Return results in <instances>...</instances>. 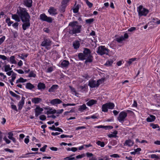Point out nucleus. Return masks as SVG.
Wrapping results in <instances>:
<instances>
[{
    "label": "nucleus",
    "instance_id": "35",
    "mask_svg": "<svg viewBox=\"0 0 160 160\" xmlns=\"http://www.w3.org/2000/svg\"><path fill=\"white\" fill-rule=\"evenodd\" d=\"M66 6L62 4V5L59 8V10L60 12H64L65 11V9L66 7Z\"/></svg>",
    "mask_w": 160,
    "mask_h": 160
},
{
    "label": "nucleus",
    "instance_id": "45",
    "mask_svg": "<svg viewBox=\"0 0 160 160\" xmlns=\"http://www.w3.org/2000/svg\"><path fill=\"white\" fill-rule=\"evenodd\" d=\"M85 2L89 8H91L92 7L93 5L88 0H87Z\"/></svg>",
    "mask_w": 160,
    "mask_h": 160
},
{
    "label": "nucleus",
    "instance_id": "50",
    "mask_svg": "<svg viewBox=\"0 0 160 160\" xmlns=\"http://www.w3.org/2000/svg\"><path fill=\"white\" fill-rule=\"evenodd\" d=\"M156 101H157V102H158V103L159 104H158V106H160V95H159L157 97Z\"/></svg>",
    "mask_w": 160,
    "mask_h": 160
},
{
    "label": "nucleus",
    "instance_id": "49",
    "mask_svg": "<svg viewBox=\"0 0 160 160\" xmlns=\"http://www.w3.org/2000/svg\"><path fill=\"white\" fill-rule=\"evenodd\" d=\"M39 118H40V120H42V121L45 120L46 119V116L44 115H41L39 117Z\"/></svg>",
    "mask_w": 160,
    "mask_h": 160
},
{
    "label": "nucleus",
    "instance_id": "52",
    "mask_svg": "<svg viewBox=\"0 0 160 160\" xmlns=\"http://www.w3.org/2000/svg\"><path fill=\"white\" fill-rule=\"evenodd\" d=\"M5 39V37L4 36H3L0 38V45H1L4 41Z\"/></svg>",
    "mask_w": 160,
    "mask_h": 160
},
{
    "label": "nucleus",
    "instance_id": "7",
    "mask_svg": "<svg viewBox=\"0 0 160 160\" xmlns=\"http://www.w3.org/2000/svg\"><path fill=\"white\" fill-rule=\"evenodd\" d=\"M114 107V103L112 102L106 103L102 106V111L104 112H107L108 111V109H112Z\"/></svg>",
    "mask_w": 160,
    "mask_h": 160
},
{
    "label": "nucleus",
    "instance_id": "54",
    "mask_svg": "<svg viewBox=\"0 0 160 160\" xmlns=\"http://www.w3.org/2000/svg\"><path fill=\"white\" fill-rule=\"evenodd\" d=\"M151 126H152V128L153 129H155L156 128H159V126L157 124H152Z\"/></svg>",
    "mask_w": 160,
    "mask_h": 160
},
{
    "label": "nucleus",
    "instance_id": "27",
    "mask_svg": "<svg viewBox=\"0 0 160 160\" xmlns=\"http://www.w3.org/2000/svg\"><path fill=\"white\" fill-rule=\"evenodd\" d=\"M125 144L126 145L130 147L132 146L133 144V141L130 140H127L125 142Z\"/></svg>",
    "mask_w": 160,
    "mask_h": 160
},
{
    "label": "nucleus",
    "instance_id": "21",
    "mask_svg": "<svg viewBox=\"0 0 160 160\" xmlns=\"http://www.w3.org/2000/svg\"><path fill=\"white\" fill-rule=\"evenodd\" d=\"M37 87L39 90H44L45 89L46 86L44 83L40 82L38 83Z\"/></svg>",
    "mask_w": 160,
    "mask_h": 160
},
{
    "label": "nucleus",
    "instance_id": "39",
    "mask_svg": "<svg viewBox=\"0 0 160 160\" xmlns=\"http://www.w3.org/2000/svg\"><path fill=\"white\" fill-rule=\"evenodd\" d=\"M19 23L18 22H16L12 24V27L17 30L18 29Z\"/></svg>",
    "mask_w": 160,
    "mask_h": 160
},
{
    "label": "nucleus",
    "instance_id": "60",
    "mask_svg": "<svg viewBox=\"0 0 160 160\" xmlns=\"http://www.w3.org/2000/svg\"><path fill=\"white\" fill-rule=\"evenodd\" d=\"M69 88L71 90L72 92H73L75 93V94H77L76 91H75L74 88H72L71 86H69Z\"/></svg>",
    "mask_w": 160,
    "mask_h": 160
},
{
    "label": "nucleus",
    "instance_id": "31",
    "mask_svg": "<svg viewBox=\"0 0 160 160\" xmlns=\"http://www.w3.org/2000/svg\"><path fill=\"white\" fill-rule=\"evenodd\" d=\"M9 61L12 64L17 63V61L15 60V57L14 56H12L10 57Z\"/></svg>",
    "mask_w": 160,
    "mask_h": 160
},
{
    "label": "nucleus",
    "instance_id": "18",
    "mask_svg": "<svg viewBox=\"0 0 160 160\" xmlns=\"http://www.w3.org/2000/svg\"><path fill=\"white\" fill-rule=\"evenodd\" d=\"M58 85H53L48 90L49 92H55L58 88Z\"/></svg>",
    "mask_w": 160,
    "mask_h": 160
},
{
    "label": "nucleus",
    "instance_id": "59",
    "mask_svg": "<svg viewBox=\"0 0 160 160\" xmlns=\"http://www.w3.org/2000/svg\"><path fill=\"white\" fill-rule=\"evenodd\" d=\"M29 138V136H27V138H25L24 139V142L26 144H28L29 141V139L28 138Z\"/></svg>",
    "mask_w": 160,
    "mask_h": 160
},
{
    "label": "nucleus",
    "instance_id": "34",
    "mask_svg": "<svg viewBox=\"0 0 160 160\" xmlns=\"http://www.w3.org/2000/svg\"><path fill=\"white\" fill-rule=\"evenodd\" d=\"M117 131L115 130L113 132V133L109 134L108 135V136L110 138L115 137L116 136V135L117 134Z\"/></svg>",
    "mask_w": 160,
    "mask_h": 160
},
{
    "label": "nucleus",
    "instance_id": "29",
    "mask_svg": "<svg viewBox=\"0 0 160 160\" xmlns=\"http://www.w3.org/2000/svg\"><path fill=\"white\" fill-rule=\"evenodd\" d=\"M77 23L78 22L74 21L73 22H70L69 24V26L71 27L70 28H72L77 26H78V25H77Z\"/></svg>",
    "mask_w": 160,
    "mask_h": 160
},
{
    "label": "nucleus",
    "instance_id": "55",
    "mask_svg": "<svg viewBox=\"0 0 160 160\" xmlns=\"http://www.w3.org/2000/svg\"><path fill=\"white\" fill-rule=\"evenodd\" d=\"M151 158H156V159H158V157L155 154H152L151 155Z\"/></svg>",
    "mask_w": 160,
    "mask_h": 160
},
{
    "label": "nucleus",
    "instance_id": "15",
    "mask_svg": "<svg viewBox=\"0 0 160 160\" xmlns=\"http://www.w3.org/2000/svg\"><path fill=\"white\" fill-rule=\"evenodd\" d=\"M32 0H24L23 1L24 4L28 7L30 8L32 5Z\"/></svg>",
    "mask_w": 160,
    "mask_h": 160
},
{
    "label": "nucleus",
    "instance_id": "22",
    "mask_svg": "<svg viewBox=\"0 0 160 160\" xmlns=\"http://www.w3.org/2000/svg\"><path fill=\"white\" fill-rule=\"evenodd\" d=\"M80 44L79 42L78 41L76 40L73 43V46L74 48L75 49H77L80 46Z\"/></svg>",
    "mask_w": 160,
    "mask_h": 160
},
{
    "label": "nucleus",
    "instance_id": "40",
    "mask_svg": "<svg viewBox=\"0 0 160 160\" xmlns=\"http://www.w3.org/2000/svg\"><path fill=\"white\" fill-rule=\"evenodd\" d=\"M79 8V6L78 5L75 7V8L73 9V12L74 13H77L78 11Z\"/></svg>",
    "mask_w": 160,
    "mask_h": 160
},
{
    "label": "nucleus",
    "instance_id": "19",
    "mask_svg": "<svg viewBox=\"0 0 160 160\" xmlns=\"http://www.w3.org/2000/svg\"><path fill=\"white\" fill-rule=\"evenodd\" d=\"M42 101V99L38 98H32V102L34 104H38Z\"/></svg>",
    "mask_w": 160,
    "mask_h": 160
},
{
    "label": "nucleus",
    "instance_id": "32",
    "mask_svg": "<svg viewBox=\"0 0 160 160\" xmlns=\"http://www.w3.org/2000/svg\"><path fill=\"white\" fill-rule=\"evenodd\" d=\"M4 71L6 72L11 70L12 69V68L10 67L9 65H5L4 66Z\"/></svg>",
    "mask_w": 160,
    "mask_h": 160
},
{
    "label": "nucleus",
    "instance_id": "8",
    "mask_svg": "<svg viewBox=\"0 0 160 160\" xmlns=\"http://www.w3.org/2000/svg\"><path fill=\"white\" fill-rule=\"evenodd\" d=\"M82 26L78 25L72 28H70L69 31V33L73 35L79 33L81 32Z\"/></svg>",
    "mask_w": 160,
    "mask_h": 160
},
{
    "label": "nucleus",
    "instance_id": "14",
    "mask_svg": "<svg viewBox=\"0 0 160 160\" xmlns=\"http://www.w3.org/2000/svg\"><path fill=\"white\" fill-rule=\"evenodd\" d=\"M127 116V113L125 111L121 112V122L122 123L125 119Z\"/></svg>",
    "mask_w": 160,
    "mask_h": 160
},
{
    "label": "nucleus",
    "instance_id": "13",
    "mask_svg": "<svg viewBox=\"0 0 160 160\" xmlns=\"http://www.w3.org/2000/svg\"><path fill=\"white\" fill-rule=\"evenodd\" d=\"M25 99V98L24 97H22L21 100L19 101L18 104V110H21L22 109L24 103Z\"/></svg>",
    "mask_w": 160,
    "mask_h": 160
},
{
    "label": "nucleus",
    "instance_id": "57",
    "mask_svg": "<svg viewBox=\"0 0 160 160\" xmlns=\"http://www.w3.org/2000/svg\"><path fill=\"white\" fill-rule=\"evenodd\" d=\"M3 139L5 141L6 143L7 144H9L11 142V141L7 138L6 137H4Z\"/></svg>",
    "mask_w": 160,
    "mask_h": 160
},
{
    "label": "nucleus",
    "instance_id": "41",
    "mask_svg": "<svg viewBox=\"0 0 160 160\" xmlns=\"http://www.w3.org/2000/svg\"><path fill=\"white\" fill-rule=\"evenodd\" d=\"M36 76V74L34 73L33 71H31L30 72L29 75V77H35Z\"/></svg>",
    "mask_w": 160,
    "mask_h": 160
},
{
    "label": "nucleus",
    "instance_id": "24",
    "mask_svg": "<svg viewBox=\"0 0 160 160\" xmlns=\"http://www.w3.org/2000/svg\"><path fill=\"white\" fill-rule=\"evenodd\" d=\"M12 18L13 19L17 22H19L20 21V17L18 14H12Z\"/></svg>",
    "mask_w": 160,
    "mask_h": 160
},
{
    "label": "nucleus",
    "instance_id": "33",
    "mask_svg": "<svg viewBox=\"0 0 160 160\" xmlns=\"http://www.w3.org/2000/svg\"><path fill=\"white\" fill-rule=\"evenodd\" d=\"M27 81L26 79H24L22 78H20L19 79L17 80L16 83H18L19 82H24Z\"/></svg>",
    "mask_w": 160,
    "mask_h": 160
},
{
    "label": "nucleus",
    "instance_id": "48",
    "mask_svg": "<svg viewBox=\"0 0 160 160\" xmlns=\"http://www.w3.org/2000/svg\"><path fill=\"white\" fill-rule=\"evenodd\" d=\"M75 159L74 157H71L70 156L64 158V160H73Z\"/></svg>",
    "mask_w": 160,
    "mask_h": 160
},
{
    "label": "nucleus",
    "instance_id": "63",
    "mask_svg": "<svg viewBox=\"0 0 160 160\" xmlns=\"http://www.w3.org/2000/svg\"><path fill=\"white\" fill-rule=\"evenodd\" d=\"M11 108L12 109L15 110L16 111H17L18 110L17 109L16 106L14 105H11Z\"/></svg>",
    "mask_w": 160,
    "mask_h": 160
},
{
    "label": "nucleus",
    "instance_id": "1",
    "mask_svg": "<svg viewBox=\"0 0 160 160\" xmlns=\"http://www.w3.org/2000/svg\"><path fill=\"white\" fill-rule=\"evenodd\" d=\"M22 22L29 20L30 16L27 12L26 9L20 8L17 13Z\"/></svg>",
    "mask_w": 160,
    "mask_h": 160
},
{
    "label": "nucleus",
    "instance_id": "43",
    "mask_svg": "<svg viewBox=\"0 0 160 160\" xmlns=\"http://www.w3.org/2000/svg\"><path fill=\"white\" fill-rule=\"evenodd\" d=\"M16 75L17 74L15 73H13V74H12L11 76L12 79L11 80H12V81H14L16 78Z\"/></svg>",
    "mask_w": 160,
    "mask_h": 160
},
{
    "label": "nucleus",
    "instance_id": "62",
    "mask_svg": "<svg viewBox=\"0 0 160 160\" xmlns=\"http://www.w3.org/2000/svg\"><path fill=\"white\" fill-rule=\"evenodd\" d=\"M8 138L10 139V138L11 137H13L12 136L13 135V133L12 132H10L8 133Z\"/></svg>",
    "mask_w": 160,
    "mask_h": 160
},
{
    "label": "nucleus",
    "instance_id": "47",
    "mask_svg": "<svg viewBox=\"0 0 160 160\" xmlns=\"http://www.w3.org/2000/svg\"><path fill=\"white\" fill-rule=\"evenodd\" d=\"M70 0H63L62 2V4H64L66 6H67V4L69 2Z\"/></svg>",
    "mask_w": 160,
    "mask_h": 160
},
{
    "label": "nucleus",
    "instance_id": "56",
    "mask_svg": "<svg viewBox=\"0 0 160 160\" xmlns=\"http://www.w3.org/2000/svg\"><path fill=\"white\" fill-rule=\"evenodd\" d=\"M47 147V145H45L43 147L40 148V151H41L43 152H45L46 148Z\"/></svg>",
    "mask_w": 160,
    "mask_h": 160
},
{
    "label": "nucleus",
    "instance_id": "64",
    "mask_svg": "<svg viewBox=\"0 0 160 160\" xmlns=\"http://www.w3.org/2000/svg\"><path fill=\"white\" fill-rule=\"evenodd\" d=\"M55 131H58L59 132H63V130L61 128L58 127V128H56Z\"/></svg>",
    "mask_w": 160,
    "mask_h": 160
},
{
    "label": "nucleus",
    "instance_id": "28",
    "mask_svg": "<svg viewBox=\"0 0 160 160\" xmlns=\"http://www.w3.org/2000/svg\"><path fill=\"white\" fill-rule=\"evenodd\" d=\"M87 108L86 105L85 104H83L82 105L79 106L78 110L80 112H82L86 110Z\"/></svg>",
    "mask_w": 160,
    "mask_h": 160
},
{
    "label": "nucleus",
    "instance_id": "17",
    "mask_svg": "<svg viewBox=\"0 0 160 160\" xmlns=\"http://www.w3.org/2000/svg\"><path fill=\"white\" fill-rule=\"evenodd\" d=\"M62 102V101L60 99L56 98L52 99L50 102V103L53 105H55L56 104H58L61 103Z\"/></svg>",
    "mask_w": 160,
    "mask_h": 160
},
{
    "label": "nucleus",
    "instance_id": "36",
    "mask_svg": "<svg viewBox=\"0 0 160 160\" xmlns=\"http://www.w3.org/2000/svg\"><path fill=\"white\" fill-rule=\"evenodd\" d=\"M6 22L8 24V26H11V25L13 23V22L10 21V18H8L6 20Z\"/></svg>",
    "mask_w": 160,
    "mask_h": 160
},
{
    "label": "nucleus",
    "instance_id": "26",
    "mask_svg": "<svg viewBox=\"0 0 160 160\" xmlns=\"http://www.w3.org/2000/svg\"><path fill=\"white\" fill-rule=\"evenodd\" d=\"M34 86L30 83H27L26 84V88L28 89L31 90L34 88Z\"/></svg>",
    "mask_w": 160,
    "mask_h": 160
},
{
    "label": "nucleus",
    "instance_id": "44",
    "mask_svg": "<svg viewBox=\"0 0 160 160\" xmlns=\"http://www.w3.org/2000/svg\"><path fill=\"white\" fill-rule=\"evenodd\" d=\"M10 93L13 97H15L16 98H17L19 97V96H18V95H17V94H16L15 93H14V92H12V91H10Z\"/></svg>",
    "mask_w": 160,
    "mask_h": 160
},
{
    "label": "nucleus",
    "instance_id": "23",
    "mask_svg": "<svg viewBox=\"0 0 160 160\" xmlns=\"http://www.w3.org/2000/svg\"><path fill=\"white\" fill-rule=\"evenodd\" d=\"M97 101L96 100L92 99L89 100L87 103V105L89 106H91L95 104L96 103Z\"/></svg>",
    "mask_w": 160,
    "mask_h": 160
},
{
    "label": "nucleus",
    "instance_id": "61",
    "mask_svg": "<svg viewBox=\"0 0 160 160\" xmlns=\"http://www.w3.org/2000/svg\"><path fill=\"white\" fill-rule=\"evenodd\" d=\"M0 58L3 60H6L7 59V58L4 55H0Z\"/></svg>",
    "mask_w": 160,
    "mask_h": 160
},
{
    "label": "nucleus",
    "instance_id": "5",
    "mask_svg": "<svg viewBox=\"0 0 160 160\" xmlns=\"http://www.w3.org/2000/svg\"><path fill=\"white\" fill-rule=\"evenodd\" d=\"M104 80V79H99L97 82L93 80H90L88 82V85L91 88L98 87L99 86L100 83H102Z\"/></svg>",
    "mask_w": 160,
    "mask_h": 160
},
{
    "label": "nucleus",
    "instance_id": "20",
    "mask_svg": "<svg viewBox=\"0 0 160 160\" xmlns=\"http://www.w3.org/2000/svg\"><path fill=\"white\" fill-rule=\"evenodd\" d=\"M156 117L154 116L151 115L150 117L147 118L146 120L148 122H151L154 121Z\"/></svg>",
    "mask_w": 160,
    "mask_h": 160
},
{
    "label": "nucleus",
    "instance_id": "46",
    "mask_svg": "<svg viewBox=\"0 0 160 160\" xmlns=\"http://www.w3.org/2000/svg\"><path fill=\"white\" fill-rule=\"evenodd\" d=\"M93 21L94 19L93 18L87 19L85 21L86 22L88 23H91L92 22H93Z\"/></svg>",
    "mask_w": 160,
    "mask_h": 160
},
{
    "label": "nucleus",
    "instance_id": "2",
    "mask_svg": "<svg viewBox=\"0 0 160 160\" xmlns=\"http://www.w3.org/2000/svg\"><path fill=\"white\" fill-rule=\"evenodd\" d=\"M85 59H86L85 62H91L93 59V57L91 55L90 50L87 48H85L83 51Z\"/></svg>",
    "mask_w": 160,
    "mask_h": 160
},
{
    "label": "nucleus",
    "instance_id": "3",
    "mask_svg": "<svg viewBox=\"0 0 160 160\" xmlns=\"http://www.w3.org/2000/svg\"><path fill=\"white\" fill-rule=\"evenodd\" d=\"M52 44V41L49 38H44L43 41L42 42L41 45L45 47L48 50Z\"/></svg>",
    "mask_w": 160,
    "mask_h": 160
},
{
    "label": "nucleus",
    "instance_id": "9",
    "mask_svg": "<svg viewBox=\"0 0 160 160\" xmlns=\"http://www.w3.org/2000/svg\"><path fill=\"white\" fill-rule=\"evenodd\" d=\"M40 19L42 21H46L49 23H51L52 21V18L47 17L45 13H43L40 15Z\"/></svg>",
    "mask_w": 160,
    "mask_h": 160
},
{
    "label": "nucleus",
    "instance_id": "12",
    "mask_svg": "<svg viewBox=\"0 0 160 160\" xmlns=\"http://www.w3.org/2000/svg\"><path fill=\"white\" fill-rule=\"evenodd\" d=\"M48 11L50 14L52 15H55L57 14V9L53 7H50Z\"/></svg>",
    "mask_w": 160,
    "mask_h": 160
},
{
    "label": "nucleus",
    "instance_id": "4",
    "mask_svg": "<svg viewBox=\"0 0 160 160\" xmlns=\"http://www.w3.org/2000/svg\"><path fill=\"white\" fill-rule=\"evenodd\" d=\"M137 10L139 17L146 16L149 12L148 10L143 8L142 5H140L138 7Z\"/></svg>",
    "mask_w": 160,
    "mask_h": 160
},
{
    "label": "nucleus",
    "instance_id": "53",
    "mask_svg": "<svg viewBox=\"0 0 160 160\" xmlns=\"http://www.w3.org/2000/svg\"><path fill=\"white\" fill-rule=\"evenodd\" d=\"M136 59V58H132L130 59H129V61H128V63L129 64H132V62L135 60Z\"/></svg>",
    "mask_w": 160,
    "mask_h": 160
},
{
    "label": "nucleus",
    "instance_id": "11",
    "mask_svg": "<svg viewBox=\"0 0 160 160\" xmlns=\"http://www.w3.org/2000/svg\"><path fill=\"white\" fill-rule=\"evenodd\" d=\"M22 25V28L24 30H25L29 28L30 25V20L27 21H25Z\"/></svg>",
    "mask_w": 160,
    "mask_h": 160
},
{
    "label": "nucleus",
    "instance_id": "16",
    "mask_svg": "<svg viewBox=\"0 0 160 160\" xmlns=\"http://www.w3.org/2000/svg\"><path fill=\"white\" fill-rule=\"evenodd\" d=\"M69 64V62L68 61L66 60H64L62 61L60 66L61 67L65 68L68 67Z\"/></svg>",
    "mask_w": 160,
    "mask_h": 160
},
{
    "label": "nucleus",
    "instance_id": "6",
    "mask_svg": "<svg viewBox=\"0 0 160 160\" xmlns=\"http://www.w3.org/2000/svg\"><path fill=\"white\" fill-rule=\"evenodd\" d=\"M109 50L104 46H101L98 48L97 52L98 54L102 55L104 54L108 55Z\"/></svg>",
    "mask_w": 160,
    "mask_h": 160
},
{
    "label": "nucleus",
    "instance_id": "51",
    "mask_svg": "<svg viewBox=\"0 0 160 160\" xmlns=\"http://www.w3.org/2000/svg\"><path fill=\"white\" fill-rule=\"evenodd\" d=\"M75 104H70V103H67V104H65V103H63V104H62V105L63 106V107H66L67 106H75Z\"/></svg>",
    "mask_w": 160,
    "mask_h": 160
},
{
    "label": "nucleus",
    "instance_id": "58",
    "mask_svg": "<svg viewBox=\"0 0 160 160\" xmlns=\"http://www.w3.org/2000/svg\"><path fill=\"white\" fill-rule=\"evenodd\" d=\"M136 29V28L135 27H132L128 29V31L130 32H132L135 30Z\"/></svg>",
    "mask_w": 160,
    "mask_h": 160
},
{
    "label": "nucleus",
    "instance_id": "25",
    "mask_svg": "<svg viewBox=\"0 0 160 160\" xmlns=\"http://www.w3.org/2000/svg\"><path fill=\"white\" fill-rule=\"evenodd\" d=\"M49 110L47 111L46 114H54L56 113V110L55 109H53L52 108H48Z\"/></svg>",
    "mask_w": 160,
    "mask_h": 160
},
{
    "label": "nucleus",
    "instance_id": "37",
    "mask_svg": "<svg viewBox=\"0 0 160 160\" xmlns=\"http://www.w3.org/2000/svg\"><path fill=\"white\" fill-rule=\"evenodd\" d=\"M96 143L99 146H100L102 147H103L105 145L104 143L103 142H101L100 141H98Z\"/></svg>",
    "mask_w": 160,
    "mask_h": 160
},
{
    "label": "nucleus",
    "instance_id": "30",
    "mask_svg": "<svg viewBox=\"0 0 160 160\" xmlns=\"http://www.w3.org/2000/svg\"><path fill=\"white\" fill-rule=\"evenodd\" d=\"M113 62V61L112 60L109 59L106 62L104 65L107 66H110L112 65Z\"/></svg>",
    "mask_w": 160,
    "mask_h": 160
},
{
    "label": "nucleus",
    "instance_id": "10",
    "mask_svg": "<svg viewBox=\"0 0 160 160\" xmlns=\"http://www.w3.org/2000/svg\"><path fill=\"white\" fill-rule=\"evenodd\" d=\"M34 110L35 116L37 117L42 113V112L43 111V109L42 108H41L39 106H37Z\"/></svg>",
    "mask_w": 160,
    "mask_h": 160
},
{
    "label": "nucleus",
    "instance_id": "38",
    "mask_svg": "<svg viewBox=\"0 0 160 160\" xmlns=\"http://www.w3.org/2000/svg\"><path fill=\"white\" fill-rule=\"evenodd\" d=\"M84 55V54L83 53H79L78 55L79 59L81 60H83L85 59Z\"/></svg>",
    "mask_w": 160,
    "mask_h": 160
},
{
    "label": "nucleus",
    "instance_id": "42",
    "mask_svg": "<svg viewBox=\"0 0 160 160\" xmlns=\"http://www.w3.org/2000/svg\"><path fill=\"white\" fill-rule=\"evenodd\" d=\"M86 155L84 153L77 156L76 157L77 159H79L83 158Z\"/></svg>",
    "mask_w": 160,
    "mask_h": 160
}]
</instances>
